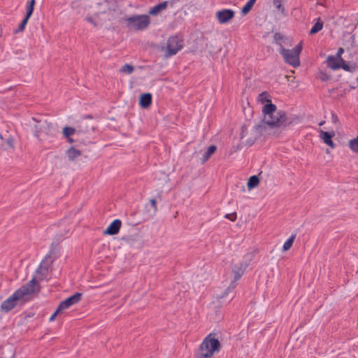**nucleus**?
I'll return each mask as SVG.
<instances>
[{
	"instance_id": "a211bd4d",
	"label": "nucleus",
	"mask_w": 358,
	"mask_h": 358,
	"mask_svg": "<svg viewBox=\"0 0 358 358\" xmlns=\"http://www.w3.org/2000/svg\"><path fill=\"white\" fill-rule=\"evenodd\" d=\"M257 0H249L246 2L244 6L241 9V13L243 15L248 14L251 9L252 8L254 4L255 3Z\"/></svg>"
},
{
	"instance_id": "f8f14e48",
	"label": "nucleus",
	"mask_w": 358,
	"mask_h": 358,
	"mask_svg": "<svg viewBox=\"0 0 358 358\" xmlns=\"http://www.w3.org/2000/svg\"><path fill=\"white\" fill-rule=\"evenodd\" d=\"M122 222L120 220H113L104 231V234L115 235L117 234L121 227Z\"/></svg>"
},
{
	"instance_id": "aec40b11",
	"label": "nucleus",
	"mask_w": 358,
	"mask_h": 358,
	"mask_svg": "<svg viewBox=\"0 0 358 358\" xmlns=\"http://www.w3.org/2000/svg\"><path fill=\"white\" fill-rule=\"evenodd\" d=\"M323 27V22H321L320 20L317 22L315 23V24L312 27V28L310 30V34H315L317 32H319L320 30H322Z\"/></svg>"
},
{
	"instance_id": "473e14b6",
	"label": "nucleus",
	"mask_w": 358,
	"mask_h": 358,
	"mask_svg": "<svg viewBox=\"0 0 358 358\" xmlns=\"http://www.w3.org/2000/svg\"><path fill=\"white\" fill-rule=\"evenodd\" d=\"M343 52H344V50L342 48H339L338 50L336 57H339V56L341 57V55L343 53Z\"/></svg>"
},
{
	"instance_id": "bb28decb",
	"label": "nucleus",
	"mask_w": 358,
	"mask_h": 358,
	"mask_svg": "<svg viewBox=\"0 0 358 358\" xmlns=\"http://www.w3.org/2000/svg\"><path fill=\"white\" fill-rule=\"evenodd\" d=\"M69 157H77L80 155V152L74 148H71L68 151Z\"/></svg>"
},
{
	"instance_id": "2eb2a0df",
	"label": "nucleus",
	"mask_w": 358,
	"mask_h": 358,
	"mask_svg": "<svg viewBox=\"0 0 358 358\" xmlns=\"http://www.w3.org/2000/svg\"><path fill=\"white\" fill-rule=\"evenodd\" d=\"M167 1L162 2L157 6L151 8L149 10V14L151 15H157L160 12L165 10L167 8Z\"/></svg>"
},
{
	"instance_id": "423d86ee",
	"label": "nucleus",
	"mask_w": 358,
	"mask_h": 358,
	"mask_svg": "<svg viewBox=\"0 0 358 358\" xmlns=\"http://www.w3.org/2000/svg\"><path fill=\"white\" fill-rule=\"evenodd\" d=\"M183 47L182 40L178 36H173L169 38L166 45V57L176 55Z\"/></svg>"
},
{
	"instance_id": "39448f33",
	"label": "nucleus",
	"mask_w": 358,
	"mask_h": 358,
	"mask_svg": "<svg viewBox=\"0 0 358 358\" xmlns=\"http://www.w3.org/2000/svg\"><path fill=\"white\" fill-rule=\"evenodd\" d=\"M127 26L136 31H142L148 27L150 18L148 15H134L125 19Z\"/></svg>"
},
{
	"instance_id": "412c9836",
	"label": "nucleus",
	"mask_w": 358,
	"mask_h": 358,
	"mask_svg": "<svg viewBox=\"0 0 358 358\" xmlns=\"http://www.w3.org/2000/svg\"><path fill=\"white\" fill-rule=\"evenodd\" d=\"M134 68L132 65L125 64L120 69V73L129 75L131 74L134 71Z\"/></svg>"
},
{
	"instance_id": "4468645a",
	"label": "nucleus",
	"mask_w": 358,
	"mask_h": 358,
	"mask_svg": "<svg viewBox=\"0 0 358 358\" xmlns=\"http://www.w3.org/2000/svg\"><path fill=\"white\" fill-rule=\"evenodd\" d=\"M152 103V94L150 93H145L142 94L139 99V105L143 108H146L150 106Z\"/></svg>"
},
{
	"instance_id": "393cba45",
	"label": "nucleus",
	"mask_w": 358,
	"mask_h": 358,
	"mask_svg": "<svg viewBox=\"0 0 358 358\" xmlns=\"http://www.w3.org/2000/svg\"><path fill=\"white\" fill-rule=\"evenodd\" d=\"M273 38H274V41L275 42V43L279 45V48H280L281 46H283L282 45V43L285 42V41L286 40L285 38H284L279 33H275L274 34V36H273Z\"/></svg>"
},
{
	"instance_id": "f257e3e1",
	"label": "nucleus",
	"mask_w": 358,
	"mask_h": 358,
	"mask_svg": "<svg viewBox=\"0 0 358 358\" xmlns=\"http://www.w3.org/2000/svg\"><path fill=\"white\" fill-rule=\"evenodd\" d=\"M258 101L264 104L262 108L263 120L261 124L253 129L256 137L275 135L278 130L285 125L286 115L282 111H277L275 104L271 103L270 95L264 92L258 96Z\"/></svg>"
},
{
	"instance_id": "ddd939ff",
	"label": "nucleus",
	"mask_w": 358,
	"mask_h": 358,
	"mask_svg": "<svg viewBox=\"0 0 358 358\" xmlns=\"http://www.w3.org/2000/svg\"><path fill=\"white\" fill-rule=\"evenodd\" d=\"M77 133V130L72 127H64L62 129V134L63 136L66 139V141L70 143H73L74 142V140L72 138V136L75 135Z\"/></svg>"
},
{
	"instance_id": "f704fd0d",
	"label": "nucleus",
	"mask_w": 358,
	"mask_h": 358,
	"mask_svg": "<svg viewBox=\"0 0 358 358\" xmlns=\"http://www.w3.org/2000/svg\"><path fill=\"white\" fill-rule=\"evenodd\" d=\"M357 182H358V177H357Z\"/></svg>"
},
{
	"instance_id": "dca6fc26",
	"label": "nucleus",
	"mask_w": 358,
	"mask_h": 358,
	"mask_svg": "<svg viewBox=\"0 0 358 358\" xmlns=\"http://www.w3.org/2000/svg\"><path fill=\"white\" fill-rule=\"evenodd\" d=\"M260 179L257 176H252L249 178L247 187L248 190H252L256 187H257L259 185Z\"/></svg>"
},
{
	"instance_id": "9b49d317",
	"label": "nucleus",
	"mask_w": 358,
	"mask_h": 358,
	"mask_svg": "<svg viewBox=\"0 0 358 358\" xmlns=\"http://www.w3.org/2000/svg\"><path fill=\"white\" fill-rule=\"evenodd\" d=\"M0 149L10 151L14 149V139L11 136L4 138L1 134H0Z\"/></svg>"
},
{
	"instance_id": "0eeeda50",
	"label": "nucleus",
	"mask_w": 358,
	"mask_h": 358,
	"mask_svg": "<svg viewBox=\"0 0 358 358\" xmlns=\"http://www.w3.org/2000/svg\"><path fill=\"white\" fill-rule=\"evenodd\" d=\"M52 129V124L46 121H38L35 125L34 135L38 138H44L49 136Z\"/></svg>"
},
{
	"instance_id": "c756f323",
	"label": "nucleus",
	"mask_w": 358,
	"mask_h": 358,
	"mask_svg": "<svg viewBox=\"0 0 358 358\" xmlns=\"http://www.w3.org/2000/svg\"><path fill=\"white\" fill-rule=\"evenodd\" d=\"M61 312H62L61 310H59V307L57 308V310H55V312L50 316L49 320L50 322H52L55 320L56 316L60 313Z\"/></svg>"
},
{
	"instance_id": "1a4fd4ad",
	"label": "nucleus",
	"mask_w": 358,
	"mask_h": 358,
	"mask_svg": "<svg viewBox=\"0 0 358 358\" xmlns=\"http://www.w3.org/2000/svg\"><path fill=\"white\" fill-rule=\"evenodd\" d=\"M235 13L231 9H222L216 13V17L220 24H226L234 17Z\"/></svg>"
},
{
	"instance_id": "b1692460",
	"label": "nucleus",
	"mask_w": 358,
	"mask_h": 358,
	"mask_svg": "<svg viewBox=\"0 0 358 358\" xmlns=\"http://www.w3.org/2000/svg\"><path fill=\"white\" fill-rule=\"evenodd\" d=\"M234 274V280L231 282L230 287L234 288L235 287L234 282L237 281L243 273V269L242 268H238L237 271L234 269L233 270Z\"/></svg>"
},
{
	"instance_id": "7ed1b4c3",
	"label": "nucleus",
	"mask_w": 358,
	"mask_h": 358,
	"mask_svg": "<svg viewBox=\"0 0 358 358\" xmlns=\"http://www.w3.org/2000/svg\"><path fill=\"white\" fill-rule=\"evenodd\" d=\"M221 343L216 334H209L204 338L195 355V358H213L220 352Z\"/></svg>"
},
{
	"instance_id": "4be33fe9",
	"label": "nucleus",
	"mask_w": 358,
	"mask_h": 358,
	"mask_svg": "<svg viewBox=\"0 0 358 358\" xmlns=\"http://www.w3.org/2000/svg\"><path fill=\"white\" fill-rule=\"evenodd\" d=\"M349 147L352 152L358 154V136L349 141Z\"/></svg>"
},
{
	"instance_id": "a878e982",
	"label": "nucleus",
	"mask_w": 358,
	"mask_h": 358,
	"mask_svg": "<svg viewBox=\"0 0 358 358\" xmlns=\"http://www.w3.org/2000/svg\"><path fill=\"white\" fill-rule=\"evenodd\" d=\"M217 150V147L215 145H210L208 147L205 156L204 157H210L212 155H213Z\"/></svg>"
},
{
	"instance_id": "c85d7f7f",
	"label": "nucleus",
	"mask_w": 358,
	"mask_h": 358,
	"mask_svg": "<svg viewBox=\"0 0 358 358\" xmlns=\"http://www.w3.org/2000/svg\"><path fill=\"white\" fill-rule=\"evenodd\" d=\"M224 217L225 218L229 219L231 221H235L237 217L236 213L226 214Z\"/></svg>"
},
{
	"instance_id": "6ab92c4d",
	"label": "nucleus",
	"mask_w": 358,
	"mask_h": 358,
	"mask_svg": "<svg viewBox=\"0 0 358 358\" xmlns=\"http://www.w3.org/2000/svg\"><path fill=\"white\" fill-rule=\"evenodd\" d=\"M36 1L35 0H29L27 3V8H26V16L28 17H30L33 13L34 11V7L35 5Z\"/></svg>"
},
{
	"instance_id": "9d476101",
	"label": "nucleus",
	"mask_w": 358,
	"mask_h": 358,
	"mask_svg": "<svg viewBox=\"0 0 358 358\" xmlns=\"http://www.w3.org/2000/svg\"><path fill=\"white\" fill-rule=\"evenodd\" d=\"M81 299V294L80 293H76L75 294L69 296L64 301H62L60 304L59 305V308L62 311H64V310L69 308L71 306L78 303Z\"/></svg>"
},
{
	"instance_id": "f3484780",
	"label": "nucleus",
	"mask_w": 358,
	"mask_h": 358,
	"mask_svg": "<svg viewBox=\"0 0 358 358\" xmlns=\"http://www.w3.org/2000/svg\"><path fill=\"white\" fill-rule=\"evenodd\" d=\"M320 136L323 141L328 145L333 147L334 143L332 141V135L327 131H321Z\"/></svg>"
},
{
	"instance_id": "6e6552de",
	"label": "nucleus",
	"mask_w": 358,
	"mask_h": 358,
	"mask_svg": "<svg viewBox=\"0 0 358 358\" xmlns=\"http://www.w3.org/2000/svg\"><path fill=\"white\" fill-rule=\"evenodd\" d=\"M327 66L333 70H337L341 68L346 70L348 66L345 64V61L341 57L329 56L327 59Z\"/></svg>"
},
{
	"instance_id": "2f4dec72",
	"label": "nucleus",
	"mask_w": 358,
	"mask_h": 358,
	"mask_svg": "<svg viewBox=\"0 0 358 358\" xmlns=\"http://www.w3.org/2000/svg\"><path fill=\"white\" fill-rule=\"evenodd\" d=\"M150 203H151L152 206L153 207L154 212L155 213L157 211V209L156 200L154 199H152L150 201Z\"/></svg>"
},
{
	"instance_id": "cd10ccee",
	"label": "nucleus",
	"mask_w": 358,
	"mask_h": 358,
	"mask_svg": "<svg viewBox=\"0 0 358 358\" xmlns=\"http://www.w3.org/2000/svg\"><path fill=\"white\" fill-rule=\"evenodd\" d=\"M29 18L30 17H28L25 16L24 20L22 21V22L19 25V28L18 29H19L20 31H23L24 29L25 26L27 25V22H28Z\"/></svg>"
},
{
	"instance_id": "f03ea898",
	"label": "nucleus",
	"mask_w": 358,
	"mask_h": 358,
	"mask_svg": "<svg viewBox=\"0 0 358 358\" xmlns=\"http://www.w3.org/2000/svg\"><path fill=\"white\" fill-rule=\"evenodd\" d=\"M43 270V266L41 265L37 269L34 277L27 285L19 288L11 296L3 301L1 306V310L7 313L12 310L19 301L38 292L39 290L38 282L43 279L41 273Z\"/></svg>"
},
{
	"instance_id": "20e7f679",
	"label": "nucleus",
	"mask_w": 358,
	"mask_h": 358,
	"mask_svg": "<svg viewBox=\"0 0 358 358\" xmlns=\"http://www.w3.org/2000/svg\"><path fill=\"white\" fill-rule=\"evenodd\" d=\"M302 48V43H299L292 50L286 49L281 46L279 48L278 52L282 56L286 63L296 68L300 66L299 55Z\"/></svg>"
},
{
	"instance_id": "72a5a7b5",
	"label": "nucleus",
	"mask_w": 358,
	"mask_h": 358,
	"mask_svg": "<svg viewBox=\"0 0 358 358\" xmlns=\"http://www.w3.org/2000/svg\"><path fill=\"white\" fill-rule=\"evenodd\" d=\"M88 21H89V22H92V19H91V18H89V19H88Z\"/></svg>"
},
{
	"instance_id": "5701e85b",
	"label": "nucleus",
	"mask_w": 358,
	"mask_h": 358,
	"mask_svg": "<svg viewBox=\"0 0 358 358\" xmlns=\"http://www.w3.org/2000/svg\"><path fill=\"white\" fill-rule=\"evenodd\" d=\"M295 237L296 236L295 235H292L283 244V250L284 251H287L288 250H289L291 248V247L293 245V243L294 241V239H295Z\"/></svg>"
},
{
	"instance_id": "7c9ffc66",
	"label": "nucleus",
	"mask_w": 358,
	"mask_h": 358,
	"mask_svg": "<svg viewBox=\"0 0 358 358\" xmlns=\"http://www.w3.org/2000/svg\"><path fill=\"white\" fill-rule=\"evenodd\" d=\"M273 3L276 6L277 8L283 13L285 10L284 8L282 6L280 2L279 1L274 0Z\"/></svg>"
}]
</instances>
